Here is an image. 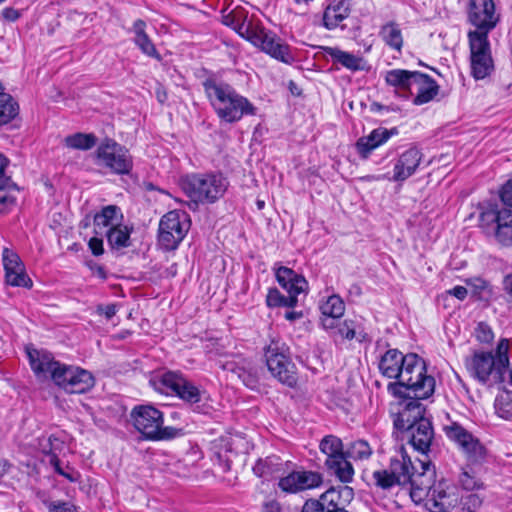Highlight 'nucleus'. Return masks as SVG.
Here are the masks:
<instances>
[{
	"mask_svg": "<svg viewBox=\"0 0 512 512\" xmlns=\"http://www.w3.org/2000/svg\"><path fill=\"white\" fill-rule=\"evenodd\" d=\"M205 94L218 118L226 123H235L244 116H254L257 108L231 85L213 79L203 82Z\"/></svg>",
	"mask_w": 512,
	"mask_h": 512,
	"instance_id": "obj_1",
	"label": "nucleus"
},
{
	"mask_svg": "<svg viewBox=\"0 0 512 512\" xmlns=\"http://www.w3.org/2000/svg\"><path fill=\"white\" fill-rule=\"evenodd\" d=\"M389 467L391 468L398 486L409 489L413 502L419 501L424 495L423 488L435 478V470L428 459H417L413 462L403 446L391 457Z\"/></svg>",
	"mask_w": 512,
	"mask_h": 512,
	"instance_id": "obj_2",
	"label": "nucleus"
},
{
	"mask_svg": "<svg viewBox=\"0 0 512 512\" xmlns=\"http://www.w3.org/2000/svg\"><path fill=\"white\" fill-rule=\"evenodd\" d=\"M396 379L397 382L388 385V390L395 396L413 394L418 399H427L434 393L435 380L427 375L425 362L417 354L406 355Z\"/></svg>",
	"mask_w": 512,
	"mask_h": 512,
	"instance_id": "obj_3",
	"label": "nucleus"
},
{
	"mask_svg": "<svg viewBox=\"0 0 512 512\" xmlns=\"http://www.w3.org/2000/svg\"><path fill=\"white\" fill-rule=\"evenodd\" d=\"M508 350V341L501 339L495 355L489 352H476L465 359V367L471 376L482 383H486L490 376L497 382H503L504 373L509 366Z\"/></svg>",
	"mask_w": 512,
	"mask_h": 512,
	"instance_id": "obj_4",
	"label": "nucleus"
},
{
	"mask_svg": "<svg viewBox=\"0 0 512 512\" xmlns=\"http://www.w3.org/2000/svg\"><path fill=\"white\" fill-rule=\"evenodd\" d=\"M229 187L222 173H192L181 179V188L194 203H215Z\"/></svg>",
	"mask_w": 512,
	"mask_h": 512,
	"instance_id": "obj_5",
	"label": "nucleus"
},
{
	"mask_svg": "<svg viewBox=\"0 0 512 512\" xmlns=\"http://www.w3.org/2000/svg\"><path fill=\"white\" fill-rule=\"evenodd\" d=\"M423 488L421 499L416 504H423L429 512H451L459 507L461 501L460 489L453 483L441 479L430 480V483Z\"/></svg>",
	"mask_w": 512,
	"mask_h": 512,
	"instance_id": "obj_6",
	"label": "nucleus"
},
{
	"mask_svg": "<svg viewBox=\"0 0 512 512\" xmlns=\"http://www.w3.org/2000/svg\"><path fill=\"white\" fill-rule=\"evenodd\" d=\"M131 419L135 429L148 440L172 439L179 430L163 426V414L151 405H139L132 409Z\"/></svg>",
	"mask_w": 512,
	"mask_h": 512,
	"instance_id": "obj_7",
	"label": "nucleus"
},
{
	"mask_svg": "<svg viewBox=\"0 0 512 512\" xmlns=\"http://www.w3.org/2000/svg\"><path fill=\"white\" fill-rule=\"evenodd\" d=\"M240 34L272 58L285 64L293 63L294 56L290 46L272 31L249 24Z\"/></svg>",
	"mask_w": 512,
	"mask_h": 512,
	"instance_id": "obj_8",
	"label": "nucleus"
},
{
	"mask_svg": "<svg viewBox=\"0 0 512 512\" xmlns=\"http://www.w3.org/2000/svg\"><path fill=\"white\" fill-rule=\"evenodd\" d=\"M266 365L270 373L281 383L294 387L297 384V372L290 359L289 347L280 340H271L265 348Z\"/></svg>",
	"mask_w": 512,
	"mask_h": 512,
	"instance_id": "obj_9",
	"label": "nucleus"
},
{
	"mask_svg": "<svg viewBox=\"0 0 512 512\" xmlns=\"http://www.w3.org/2000/svg\"><path fill=\"white\" fill-rule=\"evenodd\" d=\"M96 164L112 174L126 175L133 168L129 151L112 139H105L95 152Z\"/></svg>",
	"mask_w": 512,
	"mask_h": 512,
	"instance_id": "obj_10",
	"label": "nucleus"
},
{
	"mask_svg": "<svg viewBox=\"0 0 512 512\" xmlns=\"http://www.w3.org/2000/svg\"><path fill=\"white\" fill-rule=\"evenodd\" d=\"M319 448L327 456L325 460L327 470L341 482H351L354 469L346 459L341 439L334 435H327L321 440Z\"/></svg>",
	"mask_w": 512,
	"mask_h": 512,
	"instance_id": "obj_11",
	"label": "nucleus"
},
{
	"mask_svg": "<svg viewBox=\"0 0 512 512\" xmlns=\"http://www.w3.org/2000/svg\"><path fill=\"white\" fill-rule=\"evenodd\" d=\"M190 221L185 212L173 210L162 216L159 223L158 243L164 250H174L186 236Z\"/></svg>",
	"mask_w": 512,
	"mask_h": 512,
	"instance_id": "obj_12",
	"label": "nucleus"
},
{
	"mask_svg": "<svg viewBox=\"0 0 512 512\" xmlns=\"http://www.w3.org/2000/svg\"><path fill=\"white\" fill-rule=\"evenodd\" d=\"M480 222L485 227H492L496 240L504 245H512V210L499 207L497 204L488 205L480 213Z\"/></svg>",
	"mask_w": 512,
	"mask_h": 512,
	"instance_id": "obj_13",
	"label": "nucleus"
},
{
	"mask_svg": "<svg viewBox=\"0 0 512 512\" xmlns=\"http://www.w3.org/2000/svg\"><path fill=\"white\" fill-rule=\"evenodd\" d=\"M468 38L471 52L472 75L475 79H484L490 75L494 69L488 36L486 33L470 31Z\"/></svg>",
	"mask_w": 512,
	"mask_h": 512,
	"instance_id": "obj_14",
	"label": "nucleus"
},
{
	"mask_svg": "<svg viewBox=\"0 0 512 512\" xmlns=\"http://www.w3.org/2000/svg\"><path fill=\"white\" fill-rule=\"evenodd\" d=\"M443 429L446 436L456 443L469 462L477 463L484 459L486 449L483 444L459 423L452 422L445 425Z\"/></svg>",
	"mask_w": 512,
	"mask_h": 512,
	"instance_id": "obj_15",
	"label": "nucleus"
},
{
	"mask_svg": "<svg viewBox=\"0 0 512 512\" xmlns=\"http://www.w3.org/2000/svg\"><path fill=\"white\" fill-rule=\"evenodd\" d=\"M156 388L162 392L167 389L188 404H196L201 400V391L181 373L169 371L163 373L155 382Z\"/></svg>",
	"mask_w": 512,
	"mask_h": 512,
	"instance_id": "obj_16",
	"label": "nucleus"
},
{
	"mask_svg": "<svg viewBox=\"0 0 512 512\" xmlns=\"http://www.w3.org/2000/svg\"><path fill=\"white\" fill-rule=\"evenodd\" d=\"M95 384L93 375L80 367L63 364L60 372L55 375V385L70 394H82L89 391Z\"/></svg>",
	"mask_w": 512,
	"mask_h": 512,
	"instance_id": "obj_17",
	"label": "nucleus"
},
{
	"mask_svg": "<svg viewBox=\"0 0 512 512\" xmlns=\"http://www.w3.org/2000/svg\"><path fill=\"white\" fill-rule=\"evenodd\" d=\"M397 412L394 417V427L402 433L411 428L416 422L427 419L425 407L420 403V399L411 396H398Z\"/></svg>",
	"mask_w": 512,
	"mask_h": 512,
	"instance_id": "obj_18",
	"label": "nucleus"
},
{
	"mask_svg": "<svg viewBox=\"0 0 512 512\" xmlns=\"http://www.w3.org/2000/svg\"><path fill=\"white\" fill-rule=\"evenodd\" d=\"M468 18L478 33L491 31L499 21L493 0H470Z\"/></svg>",
	"mask_w": 512,
	"mask_h": 512,
	"instance_id": "obj_19",
	"label": "nucleus"
},
{
	"mask_svg": "<svg viewBox=\"0 0 512 512\" xmlns=\"http://www.w3.org/2000/svg\"><path fill=\"white\" fill-rule=\"evenodd\" d=\"M322 476L310 470H294L279 478L278 488L286 494H296L301 491L319 487Z\"/></svg>",
	"mask_w": 512,
	"mask_h": 512,
	"instance_id": "obj_20",
	"label": "nucleus"
},
{
	"mask_svg": "<svg viewBox=\"0 0 512 512\" xmlns=\"http://www.w3.org/2000/svg\"><path fill=\"white\" fill-rule=\"evenodd\" d=\"M2 262L5 270V280L8 285L23 288L32 287V280L26 274L25 266L15 251L4 248Z\"/></svg>",
	"mask_w": 512,
	"mask_h": 512,
	"instance_id": "obj_21",
	"label": "nucleus"
},
{
	"mask_svg": "<svg viewBox=\"0 0 512 512\" xmlns=\"http://www.w3.org/2000/svg\"><path fill=\"white\" fill-rule=\"evenodd\" d=\"M218 465L224 472L231 469L232 456L248 450V442L240 435L221 437L214 447Z\"/></svg>",
	"mask_w": 512,
	"mask_h": 512,
	"instance_id": "obj_22",
	"label": "nucleus"
},
{
	"mask_svg": "<svg viewBox=\"0 0 512 512\" xmlns=\"http://www.w3.org/2000/svg\"><path fill=\"white\" fill-rule=\"evenodd\" d=\"M403 438H406L412 447L422 453L426 459L434 439V429L431 421L427 418L416 422L411 428L403 432Z\"/></svg>",
	"mask_w": 512,
	"mask_h": 512,
	"instance_id": "obj_23",
	"label": "nucleus"
},
{
	"mask_svg": "<svg viewBox=\"0 0 512 512\" xmlns=\"http://www.w3.org/2000/svg\"><path fill=\"white\" fill-rule=\"evenodd\" d=\"M30 366L36 377L47 379L48 376L55 383V375L60 372L63 364L56 361L51 353L43 350L31 349L27 351Z\"/></svg>",
	"mask_w": 512,
	"mask_h": 512,
	"instance_id": "obj_24",
	"label": "nucleus"
},
{
	"mask_svg": "<svg viewBox=\"0 0 512 512\" xmlns=\"http://www.w3.org/2000/svg\"><path fill=\"white\" fill-rule=\"evenodd\" d=\"M423 154L416 147H410L402 152L393 168V176L389 178L395 182H403L414 175L422 161Z\"/></svg>",
	"mask_w": 512,
	"mask_h": 512,
	"instance_id": "obj_25",
	"label": "nucleus"
},
{
	"mask_svg": "<svg viewBox=\"0 0 512 512\" xmlns=\"http://www.w3.org/2000/svg\"><path fill=\"white\" fill-rule=\"evenodd\" d=\"M395 134H397V130L395 128L391 130L386 128L374 129L368 136L361 137L356 142L358 154L361 158L367 159L374 149L386 143L389 138Z\"/></svg>",
	"mask_w": 512,
	"mask_h": 512,
	"instance_id": "obj_26",
	"label": "nucleus"
},
{
	"mask_svg": "<svg viewBox=\"0 0 512 512\" xmlns=\"http://www.w3.org/2000/svg\"><path fill=\"white\" fill-rule=\"evenodd\" d=\"M420 78H416L413 89L417 94L413 99V104L423 105L434 99L439 92V86L436 81L427 74L419 72Z\"/></svg>",
	"mask_w": 512,
	"mask_h": 512,
	"instance_id": "obj_27",
	"label": "nucleus"
},
{
	"mask_svg": "<svg viewBox=\"0 0 512 512\" xmlns=\"http://www.w3.org/2000/svg\"><path fill=\"white\" fill-rule=\"evenodd\" d=\"M287 462L282 461L278 456H268L258 459L253 466V472L260 478L281 477L285 472Z\"/></svg>",
	"mask_w": 512,
	"mask_h": 512,
	"instance_id": "obj_28",
	"label": "nucleus"
},
{
	"mask_svg": "<svg viewBox=\"0 0 512 512\" xmlns=\"http://www.w3.org/2000/svg\"><path fill=\"white\" fill-rule=\"evenodd\" d=\"M416 78H420L418 71L404 69H392L386 72L385 81L389 86L399 90L409 91L413 94V86Z\"/></svg>",
	"mask_w": 512,
	"mask_h": 512,
	"instance_id": "obj_29",
	"label": "nucleus"
},
{
	"mask_svg": "<svg viewBox=\"0 0 512 512\" xmlns=\"http://www.w3.org/2000/svg\"><path fill=\"white\" fill-rule=\"evenodd\" d=\"M405 359L406 355H403L399 350L389 349L380 359L379 370L383 376L396 379L403 363H405Z\"/></svg>",
	"mask_w": 512,
	"mask_h": 512,
	"instance_id": "obj_30",
	"label": "nucleus"
},
{
	"mask_svg": "<svg viewBox=\"0 0 512 512\" xmlns=\"http://www.w3.org/2000/svg\"><path fill=\"white\" fill-rule=\"evenodd\" d=\"M122 218L120 208L116 205H108L102 208V210L94 216L95 234H105V229L116 226L119 224V219Z\"/></svg>",
	"mask_w": 512,
	"mask_h": 512,
	"instance_id": "obj_31",
	"label": "nucleus"
},
{
	"mask_svg": "<svg viewBox=\"0 0 512 512\" xmlns=\"http://www.w3.org/2000/svg\"><path fill=\"white\" fill-rule=\"evenodd\" d=\"M324 51L335 63L341 64L350 71L355 72L364 69L365 61L362 57L335 47H324Z\"/></svg>",
	"mask_w": 512,
	"mask_h": 512,
	"instance_id": "obj_32",
	"label": "nucleus"
},
{
	"mask_svg": "<svg viewBox=\"0 0 512 512\" xmlns=\"http://www.w3.org/2000/svg\"><path fill=\"white\" fill-rule=\"evenodd\" d=\"M275 277L282 288H304L307 286L305 277L285 266H274Z\"/></svg>",
	"mask_w": 512,
	"mask_h": 512,
	"instance_id": "obj_33",
	"label": "nucleus"
},
{
	"mask_svg": "<svg viewBox=\"0 0 512 512\" xmlns=\"http://www.w3.org/2000/svg\"><path fill=\"white\" fill-rule=\"evenodd\" d=\"M146 23L138 19L133 24V32L135 33L134 42L139 49L149 57L157 60L161 59L160 54L156 50L154 44L150 40L149 36L145 33Z\"/></svg>",
	"mask_w": 512,
	"mask_h": 512,
	"instance_id": "obj_34",
	"label": "nucleus"
},
{
	"mask_svg": "<svg viewBox=\"0 0 512 512\" xmlns=\"http://www.w3.org/2000/svg\"><path fill=\"white\" fill-rule=\"evenodd\" d=\"M379 37L389 48L401 52L404 40L401 28L396 22L390 21L382 25Z\"/></svg>",
	"mask_w": 512,
	"mask_h": 512,
	"instance_id": "obj_35",
	"label": "nucleus"
},
{
	"mask_svg": "<svg viewBox=\"0 0 512 512\" xmlns=\"http://www.w3.org/2000/svg\"><path fill=\"white\" fill-rule=\"evenodd\" d=\"M132 228L126 225L118 224L105 230V235L111 249L121 250L130 246V234Z\"/></svg>",
	"mask_w": 512,
	"mask_h": 512,
	"instance_id": "obj_36",
	"label": "nucleus"
},
{
	"mask_svg": "<svg viewBox=\"0 0 512 512\" xmlns=\"http://www.w3.org/2000/svg\"><path fill=\"white\" fill-rule=\"evenodd\" d=\"M223 369L231 371L250 389H255L258 385L257 371L249 363L239 365L234 362H227L223 365Z\"/></svg>",
	"mask_w": 512,
	"mask_h": 512,
	"instance_id": "obj_37",
	"label": "nucleus"
},
{
	"mask_svg": "<svg viewBox=\"0 0 512 512\" xmlns=\"http://www.w3.org/2000/svg\"><path fill=\"white\" fill-rule=\"evenodd\" d=\"M7 164L8 160L0 154V204L5 206L15 203V197L11 195L10 191L16 189L15 184L5 172Z\"/></svg>",
	"mask_w": 512,
	"mask_h": 512,
	"instance_id": "obj_38",
	"label": "nucleus"
},
{
	"mask_svg": "<svg viewBox=\"0 0 512 512\" xmlns=\"http://www.w3.org/2000/svg\"><path fill=\"white\" fill-rule=\"evenodd\" d=\"M349 15L348 8L344 3L329 5L323 14V25L329 29H335Z\"/></svg>",
	"mask_w": 512,
	"mask_h": 512,
	"instance_id": "obj_39",
	"label": "nucleus"
},
{
	"mask_svg": "<svg viewBox=\"0 0 512 512\" xmlns=\"http://www.w3.org/2000/svg\"><path fill=\"white\" fill-rule=\"evenodd\" d=\"M19 114V105L8 93L0 94V127L9 124Z\"/></svg>",
	"mask_w": 512,
	"mask_h": 512,
	"instance_id": "obj_40",
	"label": "nucleus"
},
{
	"mask_svg": "<svg viewBox=\"0 0 512 512\" xmlns=\"http://www.w3.org/2000/svg\"><path fill=\"white\" fill-rule=\"evenodd\" d=\"M304 290H287L284 295L280 290H269L266 302L269 307H294L297 303V295Z\"/></svg>",
	"mask_w": 512,
	"mask_h": 512,
	"instance_id": "obj_41",
	"label": "nucleus"
},
{
	"mask_svg": "<svg viewBox=\"0 0 512 512\" xmlns=\"http://www.w3.org/2000/svg\"><path fill=\"white\" fill-rule=\"evenodd\" d=\"M97 138L93 134L75 133L64 139L67 147L79 150H89L96 145Z\"/></svg>",
	"mask_w": 512,
	"mask_h": 512,
	"instance_id": "obj_42",
	"label": "nucleus"
},
{
	"mask_svg": "<svg viewBox=\"0 0 512 512\" xmlns=\"http://www.w3.org/2000/svg\"><path fill=\"white\" fill-rule=\"evenodd\" d=\"M322 315L342 317L345 311V304L338 295L328 296L320 303Z\"/></svg>",
	"mask_w": 512,
	"mask_h": 512,
	"instance_id": "obj_43",
	"label": "nucleus"
},
{
	"mask_svg": "<svg viewBox=\"0 0 512 512\" xmlns=\"http://www.w3.org/2000/svg\"><path fill=\"white\" fill-rule=\"evenodd\" d=\"M372 480L376 487L382 490H390L398 485V482L390 467L376 470L372 473Z\"/></svg>",
	"mask_w": 512,
	"mask_h": 512,
	"instance_id": "obj_44",
	"label": "nucleus"
},
{
	"mask_svg": "<svg viewBox=\"0 0 512 512\" xmlns=\"http://www.w3.org/2000/svg\"><path fill=\"white\" fill-rule=\"evenodd\" d=\"M372 455V448L369 443L365 440H357L350 444L347 451L345 452L346 458H352L354 460H365Z\"/></svg>",
	"mask_w": 512,
	"mask_h": 512,
	"instance_id": "obj_45",
	"label": "nucleus"
},
{
	"mask_svg": "<svg viewBox=\"0 0 512 512\" xmlns=\"http://www.w3.org/2000/svg\"><path fill=\"white\" fill-rule=\"evenodd\" d=\"M339 500V492L335 488H330L324 492L316 502H320L325 511L344 510L340 507Z\"/></svg>",
	"mask_w": 512,
	"mask_h": 512,
	"instance_id": "obj_46",
	"label": "nucleus"
},
{
	"mask_svg": "<svg viewBox=\"0 0 512 512\" xmlns=\"http://www.w3.org/2000/svg\"><path fill=\"white\" fill-rule=\"evenodd\" d=\"M483 499L477 493L461 494L459 507L461 512H475L482 505Z\"/></svg>",
	"mask_w": 512,
	"mask_h": 512,
	"instance_id": "obj_47",
	"label": "nucleus"
},
{
	"mask_svg": "<svg viewBox=\"0 0 512 512\" xmlns=\"http://www.w3.org/2000/svg\"><path fill=\"white\" fill-rule=\"evenodd\" d=\"M357 335L356 325L352 320H345L340 322L334 336L340 337L341 339L352 340Z\"/></svg>",
	"mask_w": 512,
	"mask_h": 512,
	"instance_id": "obj_48",
	"label": "nucleus"
},
{
	"mask_svg": "<svg viewBox=\"0 0 512 512\" xmlns=\"http://www.w3.org/2000/svg\"><path fill=\"white\" fill-rule=\"evenodd\" d=\"M459 482L462 488L466 491H472L482 487V483L476 478V476L466 469L461 472Z\"/></svg>",
	"mask_w": 512,
	"mask_h": 512,
	"instance_id": "obj_49",
	"label": "nucleus"
},
{
	"mask_svg": "<svg viewBox=\"0 0 512 512\" xmlns=\"http://www.w3.org/2000/svg\"><path fill=\"white\" fill-rule=\"evenodd\" d=\"M474 335L481 343H490L494 339L492 328L486 322H479L477 324Z\"/></svg>",
	"mask_w": 512,
	"mask_h": 512,
	"instance_id": "obj_50",
	"label": "nucleus"
},
{
	"mask_svg": "<svg viewBox=\"0 0 512 512\" xmlns=\"http://www.w3.org/2000/svg\"><path fill=\"white\" fill-rule=\"evenodd\" d=\"M496 413L499 417L505 420L512 419V402L506 401L502 398H497L495 401Z\"/></svg>",
	"mask_w": 512,
	"mask_h": 512,
	"instance_id": "obj_51",
	"label": "nucleus"
},
{
	"mask_svg": "<svg viewBox=\"0 0 512 512\" xmlns=\"http://www.w3.org/2000/svg\"><path fill=\"white\" fill-rule=\"evenodd\" d=\"M468 290H446L444 293L437 297V301H444V306H448L446 301L457 299L458 301H463L467 297Z\"/></svg>",
	"mask_w": 512,
	"mask_h": 512,
	"instance_id": "obj_52",
	"label": "nucleus"
},
{
	"mask_svg": "<svg viewBox=\"0 0 512 512\" xmlns=\"http://www.w3.org/2000/svg\"><path fill=\"white\" fill-rule=\"evenodd\" d=\"M49 512H77L76 507L70 502L54 501L48 504Z\"/></svg>",
	"mask_w": 512,
	"mask_h": 512,
	"instance_id": "obj_53",
	"label": "nucleus"
},
{
	"mask_svg": "<svg viewBox=\"0 0 512 512\" xmlns=\"http://www.w3.org/2000/svg\"><path fill=\"white\" fill-rule=\"evenodd\" d=\"M500 199L504 205L512 207V178L502 186Z\"/></svg>",
	"mask_w": 512,
	"mask_h": 512,
	"instance_id": "obj_54",
	"label": "nucleus"
},
{
	"mask_svg": "<svg viewBox=\"0 0 512 512\" xmlns=\"http://www.w3.org/2000/svg\"><path fill=\"white\" fill-rule=\"evenodd\" d=\"M50 463H51V465L55 468V471H56L58 474H60V475L64 476L65 478H67V479H68L69 481H71V482L76 481V477L74 476V474H75V473H74V471H73V470H70V471H65V470H63V469L61 468V466H60V461H59V459H58L55 455H53V456L51 457V459H50Z\"/></svg>",
	"mask_w": 512,
	"mask_h": 512,
	"instance_id": "obj_55",
	"label": "nucleus"
},
{
	"mask_svg": "<svg viewBox=\"0 0 512 512\" xmlns=\"http://www.w3.org/2000/svg\"><path fill=\"white\" fill-rule=\"evenodd\" d=\"M89 249L95 256L102 255L104 252L103 239L100 237H92L88 242Z\"/></svg>",
	"mask_w": 512,
	"mask_h": 512,
	"instance_id": "obj_56",
	"label": "nucleus"
},
{
	"mask_svg": "<svg viewBox=\"0 0 512 512\" xmlns=\"http://www.w3.org/2000/svg\"><path fill=\"white\" fill-rule=\"evenodd\" d=\"M340 318L341 317L322 315L321 324L324 329L332 330L334 333L340 323V321H339Z\"/></svg>",
	"mask_w": 512,
	"mask_h": 512,
	"instance_id": "obj_57",
	"label": "nucleus"
},
{
	"mask_svg": "<svg viewBox=\"0 0 512 512\" xmlns=\"http://www.w3.org/2000/svg\"><path fill=\"white\" fill-rule=\"evenodd\" d=\"M116 305L115 304H107V305H99L97 306V313L100 315H104L106 319H111L116 314Z\"/></svg>",
	"mask_w": 512,
	"mask_h": 512,
	"instance_id": "obj_58",
	"label": "nucleus"
},
{
	"mask_svg": "<svg viewBox=\"0 0 512 512\" xmlns=\"http://www.w3.org/2000/svg\"><path fill=\"white\" fill-rule=\"evenodd\" d=\"M301 512H326L324 508L321 506L320 502H316V500H307Z\"/></svg>",
	"mask_w": 512,
	"mask_h": 512,
	"instance_id": "obj_59",
	"label": "nucleus"
},
{
	"mask_svg": "<svg viewBox=\"0 0 512 512\" xmlns=\"http://www.w3.org/2000/svg\"><path fill=\"white\" fill-rule=\"evenodd\" d=\"M21 16V13L12 7H6L2 10V17L4 20L9 22H14L18 20Z\"/></svg>",
	"mask_w": 512,
	"mask_h": 512,
	"instance_id": "obj_60",
	"label": "nucleus"
},
{
	"mask_svg": "<svg viewBox=\"0 0 512 512\" xmlns=\"http://www.w3.org/2000/svg\"><path fill=\"white\" fill-rule=\"evenodd\" d=\"M467 284L475 289L487 288V286H488V283L485 280H483L482 278H475L474 280H470L469 282H467Z\"/></svg>",
	"mask_w": 512,
	"mask_h": 512,
	"instance_id": "obj_61",
	"label": "nucleus"
},
{
	"mask_svg": "<svg viewBox=\"0 0 512 512\" xmlns=\"http://www.w3.org/2000/svg\"><path fill=\"white\" fill-rule=\"evenodd\" d=\"M504 288H512V273L505 276L503 280Z\"/></svg>",
	"mask_w": 512,
	"mask_h": 512,
	"instance_id": "obj_62",
	"label": "nucleus"
},
{
	"mask_svg": "<svg viewBox=\"0 0 512 512\" xmlns=\"http://www.w3.org/2000/svg\"><path fill=\"white\" fill-rule=\"evenodd\" d=\"M285 317L289 320H293L296 318V313L295 312H287Z\"/></svg>",
	"mask_w": 512,
	"mask_h": 512,
	"instance_id": "obj_63",
	"label": "nucleus"
},
{
	"mask_svg": "<svg viewBox=\"0 0 512 512\" xmlns=\"http://www.w3.org/2000/svg\"><path fill=\"white\" fill-rule=\"evenodd\" d=\"M157 97H158V100L160 102H164V100L166 99V94L165 93H160L159 91L157 92Z\"/></svg>",
	"mask_w": 512,
	"mask_h": 512,
	"instance_id": "obj_64",
	"label": "nucleus"
}]
</instances>
